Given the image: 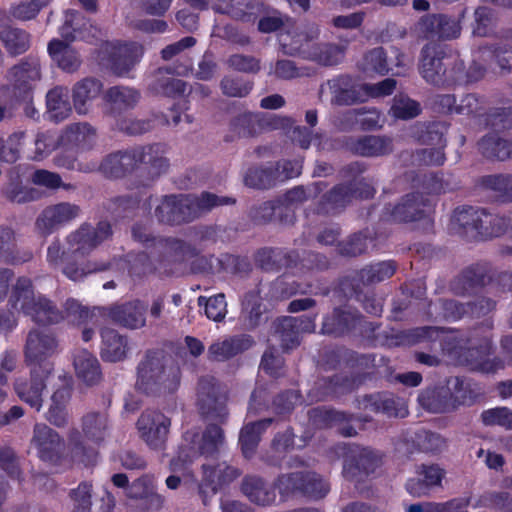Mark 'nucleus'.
Returning <instances> with one entry per match:
<instances>
[{
	"label": "nucleus",
	"instance_id": "nucleus-1",
	"mask_svg": "<svg viewBox=\"0 0 512 512\" xmlns=\"http://www.w3.org/2000/svg\"><path fill=\"white\" fill-rule=\"evenodd\" d=\"M165 152L166 147L161 143L118 150L104 157L98 168L109 179H121L134 173L133 188L147 189L168 170Z\"/></svg>",
	"mask_w": 512,
	"mask_h": 512
},
{
	"label": "nucleus",
	"instance_id": "nucleus-2",
	"mask_svg": "<svg viewBox=\"0 0 512 512\" xmlns=\"http://www.w3.org/2000/svg\"><path fill=\"white\" fill-rule=\"evenodd\" d=\"M235 203L236 199L233 197L218 196L207 191L200 195L169 194L161 198L154 215L160 224L181 226L199 219L216 207Z\"/></svg>",
	"mask_w": 512,
	"mask_h": 512
},
{
	"label": "nucleus",
	"instance_id": "nucleus-3",
	"mask_svg": "<svg viewBox=\"0 0 512 512\" xmlns=\"http://www.w3.org/2000/svg\"><path fill=\"white\" fill-rule=\"evenodd\" d=\"M136 374V388L147 396L174 394L181 384L179 364L162 349H148Z\"/></svg>",
	"mask_w": 512,
	"mask_h": 512
},
{
	"label": "nucleus",
	"instance_id": "nucleus-4",
	"mask_svg": "<svg viewBox=\"0 0 512 512\" xmlns=\"http://www.w3.org/2000/svg\"><path fill=\"white\" fill-rule=\"evenodd\" d=\"M511 218L494 214L486 208L461 205L450 218V229L468 242H482L503 236L509 231Z\"/></svg>",
	"mask_w": 512,
	"mask_h": 512
},
{
	"label": "nucleus",
	"instance_id": "nucleus-5",
	"mask_svg": "<svg viewBox=\"0 0 512 512\" xmlns=\"http://www.w3.org/2000/svg\"><path fill=\"white\" fill-rule=\"evenodd\" d=\"M8 304L15 310H20L38 325H52L64 318L52 300L43 295L35 296L32 280L26 276L18 277L12 286Z\"/></svg>",
	"mask_w": 512,
	"mask_h": 512
},
{
	"label": "nucleus",
	"instance_id": "nucleus-6",
	"mask_svg": "<svg viewBox=\"0 0 512 512\" xmlns=\"http://www.w3.org/2000/svg\"><path fill=\"white\" fill-rule=\"evenodd\" d=\"M474 336L467 339L468 346H462L458 341L451 339L445 342L443 349L459 365L469 367L472 371L482 373H495L504 368L500 357L494 356L493 344L489 336H482L473 342Z\"/></svg>",
	"mask_w": 512,
	"mask_h": 512
},
{
	"label": "nucleus",
	"instance_id": "nucleus-7",
	"mask_svg": "<svg viewBox=\"0 0 512 512\" xmlns=\"http://www.w3.org/2000/svg\"><path fill=\"white\" fill-rule=\"evenodd\" d=\"M378 328L377 324L367 321L357 308L342 305L323 316L320 333L333 338L372 337Z\"/></svg>",
	"mask_w": 512,
	"mask_h": 512
},
{
	"label": "nucleus",
	"instance_id": "nucleus-8",
	"mask_svg": "<svg viewBox=\"0 0 512 512\" xmlns=\"http://www.w3.org/2000/svg\"><path fill=\"white\" fill-rule=\"evenodd\" d=\"M457 53L446 46L426 44L421 49L419 73L429 84L451 87Z\"/></svg>",
	"mask_w": 512,
	"mask_h": 512
},
{
	"label": "nucleus",
	"instance_id": "nucleus-9",
	"mask_svg": "<svg viewBox=\"0 0 512 512\" xmlns=\"http://www.w3.org/2000/svg\"><path fill=\"white\" fill-rule=\"evenodd\" d=\"M293 124L290 117H265L259 113L244 112L234 117L229 124V134L225 142H233L239 138L255 137L266 130L286 128Z\"/></svg>",
	"mask_w": 512,
	"mask_h": 512
},
{
	"label": "nucleus",
	"instance_id": "nucleus-10",
	"mask_svg": "<svg viewBox=\"0 0 512 512\" xmlns=\"http://www.w3.org/2000/svg\"><path fill=\"white\" fill-rule=\"evenodd\" d=\"M466 14V7L462 8L457 17L444 13H427L416 23V32L422 39L429 41L457 39L461 35L462 21Z\"/></svg>",
	"mask_w": 512,
	"mask_h": 512
},
{
	"label": "nucleus",
	"instance_id": "nucleus-11",
	"mask_svg": "<svg viewBox=\"0 0 512 512\" xmlns=\"http://www.w3.org/2000/svg\"><path fill=\"white\" fill-rule=\"evenodd\" d=\"M6 79L10 85L0 86V98L10 93L11 87L23 99L30 97L35 83L41 79L40 58L33 54L23 57L7 70Z\"/></svg>",
	"mask_w": 512,
	"mask_h": 512
},
{
	"label": "nucleus",
	"instance_id": "nucleus-12",
	"mask_svg": "<svg viewBox=\"0 0 512 512\" xmlns=\"http://www.w3.org/2000/svg\"><path fill=\"white\" fill-rule=\"evenodd\" d=\"M493 264L481 260L466 266L449 284L450 291L457 296H474L485 287L491 288Z\"/></svg>",
	"mask_w": 512,
	"mask_h": 512
},
{
	"label": "nucleus",
	"instance_id": "nucleus-13",
	"mask_svg": "<svg viewBox=\"0 0 512 512\" xmlns=\"http://www.w3.org/2000/svg\"><path fill=\"white\" fill-rule=\"evenodd\" d=\"M431 203L426 195L411 192L394 205L384 207L382 218L392 223H411L429 218Z\"/></svg>",
	"mask_w": 512,
	"mask_h": 512
},
{
	"label": "nucleus",
	"instance_id": "nucleus-14",
	"mask_svg": "<svg viewBox=\"0 0 512 512\" xmlns=\"http://www.w3.org/2000/svg\"><path fill=\"white\" fill-rule=\"evenodd\" d=\"M171 419L159 410L146 409L136 422L141 439L155 451L166 449Z\"/></svg>",
	"mask_w": 512,
	"mask_h": 512
},
{
	"label": "nucleus",
	"instance_id": "nucleus-15",
	"mask_svg": "<svg viewBox=\"0 0 512 512\" xmlns=\"http://www.w3.org/2000/svg\"><path fill=\"white\" fill-rule=\"evenodd\" d=\"M112 235V226L108 221H99L96 227L89 223H83L76 231L67 236V243L74 255L83 257L102 242L110 239Z\"/></svg>",
	"mask_w": 512,
	"mask_h": 512
},
{
	"label": "nucleus",
	"instance_id": "nucleus-16",
	"mask_svg": "<svg viewBox=\"0 0 512 512\" xmlns=\"http://www.w3.org/2000/svg\"><path fill=\"white\" fill-rule=\"evenodd\" d=\"M197 406L205 420H215L221 424L226 421L228 410L214 377H202L199 380Z\"/></svg>",
	"mask_w": 512,
	"mask_h": 512
},
{
	"label": "nucleus",
	"instance_id": "nucleus-17",
	"mask_svg": "<svg viewBox=\"0 0 512 512\" xmlns=\"http://www.w3.org/2000/svg\"><path fill=\"white\" fill-rule=\"evenodd\" d=\"M57 349V341L52 334H46L39 330L29 332L25 345V358L28 365L39 367L44 374H51L54 365L49 358Z\"/></svg>",
	"mask_w": 512,
	"mask_h": 512
},
{
	"label": "nucleus",
	"instance_id": "nucleus-18",
	"mask_svg": "<svg viewBox=\"0 0 512 512\" xmlns=\"http://www.w3.org/2000/svg\"><path fill=\"white\" fill-rule=\"evenodd\" d=\"M381 464V457L372 449L354 446L349 449L343 463V475L351 482H361L374 473Z\"/></svg>",
	"mask_w": 512,
	"mask_h": 512
},
{
	"label": "nucleus",
	"instance_id": "nucleus-19",
	"mask_svg": "<svg viewBox=\"0 0 512 512\" xmlns=\"http://www.w3.org/2000/svg\"><path fill=\"white\" fill-rule=\"evenodd\" d=\"M98 312L113 323L133 330L145 326L147 305L140 299H134L98 308Z\"/></svg>",
	"mask_w": 512,
	"mask_h": 512
},
{
	"label": "nucleus",
	"instance_id": "nucleus-20",
	"mask_svg": "<svg viewBox=\"0 0 512 512\" xmlns=\"http://www.w3.org/2000/svg\"><path fill=\"white\" fill-rule=\"evenodd\" d=\"M31 445L36 449L40 460L51 464H58L64 457V439L52 428L44 423H36L33 428Z\"/></svg>",
	"mask_w": 512,
	"mask_h": 512
},
{
	"label": "nucleus",
	"instance_id": "nucleus-21",
	"mask_svg": "<svg viewBox=\"0 0 512 512\" xmlns=\"http://www.w3.org/2000/svg\"><path fill=\"white\" fill-rule=\"evenodd\" d=\"M357 387V379L345 374H334L322 377L314 382L307 393L308 404L323 402L338 398L354 391Z\"/></svg>",
	"mask_w": 512,
	"mask_h": 512
},
{
	"label": "nucleus",
	"instance_id": "nucleus-22",
	"mask_svg": "<svg viewBox=\"0 0 512 512\" xmlns=\"http://www.w3.org/2000/svg\"><path fill=\"white\" fill-rule=\"evenodd\" d=\"M203 477L198 486L199 495L204 505L208 504V493L216 494L219 490L228 487L242 474V471L225 462L215 466L202 465Z\"/></svg>",
	"mask_w": 512,
	"mask_h": 512
},
{
	"label": "nucleus",
	"instance_id": "nucleus-23",
	"mask_svg": "<svg viewBox=\"0 0 512 512\" xmlns=\"http://www.w3.org/2000/svg\"><path fill=\"white\" fill-rule=\"evenodd\" d=\"M81 212L78 205L69 202H60L46 207L37 217L35 227L44 237L52 234L55 230L63 227L74 219Z\"/></svg>",
	"mask_w": 512,
	"mask_h": 512
},
{
	"label": "nucleus",
	"instance_id": "nucleus-24",
	"mask_svg": "<svg viewBox=\"0 0 512 512\" xmlns=\"http://www.w3.org/2000/svg\"><path fill=\"white\" fill-rule=\"evenodd\" d=\"M329 87L333 98L338 105H353L364 103L371 98L368 92V84L360 83L356 78L342 74L329 80Z\"/></svg>",
	"mask_w": 512,
	"mask_h": 512
},
{
	"label": "nucleus",
	"instance_id": "nucleus-25",
	"mask_svg": "<svg viewBox=\"0 0 512 512\" xmlns=\"http://www.w3.org/2000/svg\"><path fill=\"white\" fill-rule=\"evenodd\" d=\"M257 267L265 272H280L298 267L299 252L282 247H262L254 254Z\"/></svg>",
	"mask_w": 512,
	"mask_h": 512
},
{
	"label": "nucleus",
	"instance_id": "nucleus-26",
	"mask_svg": "<svg viewBox=\"0 0 512 512\" xmlns=\"http://www.w3.org/2000/svg\"><path fill=\"white\" fill-rule=\"evenodd\" d=\"M440 329L435 326H422L404 330L391 328L381 334V345L393 348L412 346L425 341H435Z\"/></svg>",
	"mask_w": 512,
	"mask_h": 512
},
{
	"label": "nucleus",
	"instance_id": "nucleus-27",
	"mask_svg": "<svg viewBox=\"0 0 512 512\" xmlns=\"http://www.w3.org/2000/svg\"><path fill=\"white\" fill-rule=\"evenodd\" d=\"M283 51L289 55H300L303 58L324 66L337 65L345 56L344 49L339 45L331 43H310V41L301 44L298 48L294 49V51L288 50L286 45H283Z\"/></svg>",
	"mask_w": 512,
	"mask_h": 512
},
{
	"label": "nucleus",
	"instance_id": "nucleus-28",
	"mask_svg": "<svg viewBox=\"0 0 512 512\" xmlns=\"http://www.w3.org/2000/svg\"><path fill=\"white\" fill-rule=\"evenodd\" d=\"M249 219L256 225L277 223L284 226L293 225L296 214L283 206L278 198L253 205L248 212Z\"/></svg>",
	"mask_w": 512,
	"mask_h": 512
},
{
	"label": "nucleus",
	"instance_id": "nucleus-29",
	"mask_svg": "<svg viewBox=\"0 0 512 512\" xmlns=\"http://www.w3.org/2000/svg\"><path fill=\"white\" fill-rule=\"evenodd\" d=\"M352 202L353 190L350 183H338L320 196L315 204V213L336 216L344 212Z\"/></svg>",
	"mask_w": 512,
	"mask_h": 512
},
{
	"label": "nucleus",
	"instance_id": "nucleus-30",
	"mask_svg": "<svg viewBox=\"0 0 512 512\" xmlns=\"http://www.w3.org/2000/svg\"><path fill=\"white\" fill-rule=\"evenodd\" d=\"M415 474L407 480L405 488L413 497H421L442 485L446 471L438 464H420L416 466Z\"/></svg>",
	"mask_w": 512,
	"mask_h": 512
},
{
	"label": "nucleus",
	"instance_id": "nucleus-31",
	"mask_svg": "<svg viewBox=\"0 0 512 512\" xmlns=\"http://www.w3.org/2000/svg\"><path fill=\"white\" fill-rule=\"evenodd\" d=\"M359 404L364 410L387 417L405 418L409 414L405 401L389 392L366 394L359 400Z\"/></svg>",
	"mask_w": 512,
	"mask_h": 512
},
{
	"label": "nucleus",
	"instance_id": "nucleus-32",
	"mask_svg": "<svg viewBox=\"0 0 512 512\" xmlns=\"http://www.w3.org/2000/svg\"><path fill=\"white\" fill-rule=\"evenodd\" d=\"M495 307L496 301L487 297L467 303H461L454 299L441 300L443 316L448 321H457L464 316L479 318L490 313Z\"/></svg>",
	"mask_w": 512,
	"mask_h": 512
},
{
	"label": "nucleus",
	"instance_id": "nucleus-33",
	"mask_svg": "<svg viewBox=\"0 0 512 512\" xmlns=\"http://www.w3.org/2000/svg\"><path fill=\"white\" fill-rule=\"evenodd\" d=\"M140 97V92L135 88L121 85L109 87L103 94L107 106L106 114L117 119L123 113L134 109Z\"/></svg>",
	"mask_w": 512,
	"mask_h": 512
},
{
	"label": "nucleus",
	"instance_id": "nucleus-34",
	"mask_svg": "<svg viewBox=\"0 0 512 512\" xmlns=\"http://www.w3.org/2000/svg\"><path fill=\"white\" fill-rule=\"evenodd\" d=\"M96 27L82 12L70 9L65 12L64 23L59 34L65 41L91 42L96 37Z\"/></svg>",
	"mask_w": 512,
	"mask_h": 512
},
{
	"label": "nucleus",
	"instance_id": "nucleus-35",
	"mask_svg": "<svg viewBox=\"0 0 512 512\" xmlns=\"http://www.w3.org/2000/svg\"><path fill=\"white\" fill-rule=\"evenodd\" d=\"M346 149L354 155L362 157H380L393 151L392 139L387 136L364 135L348 137Z\"/></svg>",
	"mask_w": 512,
	"mask_h": 512
},
{
	"label": "nucleus",
	"instance_id": "nucleus-36",
	"mask_svg": "<svg viewBox=\"0 0 512 512\" xmlns=\"http://www.w3.org/2000/svg\"><path fill=\"white\" fill-rule=\"evenodd\" d=\"M49 376L50 374H44L41 368L31 366L30 379L17 380L14 384V390L23 402L39 411L43 404L42 394Z\"/></svg>",
	"mask_w": 512,
	"mask_h": 512
},
{
	"label": "nucleus",
	"instance_id": "nucleus-37",
	"mask_svg": "<svg viewBox=\"0 0 512 512\" xmlns=\"http://www.w3.org/2000/svg\"><path fill=\"white\" fill-rule=\"evenodd\" d=\"M103 91V83L95 77H85L77 81L72 88V102L77 114L87 115L93 102Z\"/></svg>",
	"mask_w": 512,
	"mask_h": 512
},
{
	"label": "nucleus",
	"instance_id": "nucleus-38",
	"mask_svg": "<svg viewBox=\"0 0 512 512\" xmlns=\"http://www.w3.org/2000/svg\"><path fill=\"white\" fill-rule=\"evenodd\" d=\"M144 48L136 42L114 46L109 53V65L118 76H124L140 61Z\"/></svg>",
	"mask_w": 512,
	"mask_h": 512
},
{
	"label": "nucleus",
	"instance_id": "nucleus-39",
	"mask_svg": "<svg viewBox=\"0 0 512 512\" xmlns=\"http://www.w3.org/2000/svg\"><path fill=\"white\" fill-rule=\"evenodd\" d=\"M254 341L250 335H235L212 343L207 358L213 362H224L248 350Z\"/></svg>",
	"mask_w": 512,
	"mask_h": 512
},
{
	"label": "nucleus",
	"instance_id": "nucleus-40",
	"mask_svg": "<svg viewBox=\"0 0 512 512\" xmlns=\"http://www.w3.org/2000/svg\"><path fill=\"white\" fill-rule=\"evenodd\" d=\"M241 492L248 500L259 506H271L276 502L275 484H269L258 475H245L241 481Z\"/></svg>",
	"mask_w": 512,
	"mask_h": 512
},
{
	"label": "nucleus",
	"instance_id": "nucleus-41",
	"mask_svg": "<svg viewBox=\"0 0 512 512\" xmlns=\"http://www.w3.org/2000/svg\"><path fill=\"white\" fill-rule=\"evenodd\" d=\"M295 433L291 426L277 432L271 440L270 449L261 453L260 460L268 466L280 468L287 453L295 447Z\"/></svg>",
	"mask_w": 512,
	"mask_h": 512
},
{
	"label": "nucleus",
	"instance_id": "nucleus-42",
	"mask_svg": "<svg viewBox=\"0 0 512 512\" xmlns=\"http://www.w3.org/2000/svg\"><path fill=\"white\" fill-rule=\"evenodd\" d=\"M267 9L268 6L262 0H230L224 7L220 6L217 12L243 23H255Z\"/></svg>",
	"mask_w": 512,
	"mask_h": 512
},
{
	"label": "nucleus",
	"instance_id": "nucleus-43",
	"mask_svg": "<svg viewBox=\"0 0 512 512\" xmlns=\"http://www.w3.org/2000/svg\"><path fill=\"white\" fill-rule=\"evenodd\" d=\"M100 336V356L104 362L116 363L126 358L128 351V340L126 336L108 327L101 329Z\"/></svg>",
	"mask_w": 512,
	"mask_h": 512
},
{
	"label": "nucleus",
	"instance_id": "nucleus-44",
	"mask_svg": "<svg viewBox=\"0 0 512 512\" xmlns=\"http://www.w3.org/2000/svg\"><path fill=\"white\" fill-rule=\"evenodd\" d=\"M380 113L375 108H358L344 112L339 118V128L351 131L358 124L362 131H373L381 127Z\"/></svg>",
	"mask_w": 512,
	"mask_h": 512
},
{
	"label": "nucleus",
	"instance_id": "nucleus-45",
	"mask_svg": "<svg viewBox=\"0 0 512 512\" xmlns=\"http://www.w3.org/2000/svg\"><path fill=\"white\" fill-rule=\"evenodd\" d=\"M274 422L273 418H264L245 424L239 433V445L245 459H252L261 441L262 434Z\"/></svg>",
	"mask_w": 512,
	"mask_h": 512
},
{
	"label": "nucleus",
	"instance_id": "nucleus-46",
	"mask_svg": "<svg viewBox=\"0 0 512 512\" xmlns=\"http://www.w3.org/2000/svg\"><path fill=\"white\" fill-rule=\"evenodd\" d=\"M73 364L77 377L86 385L93 386L102 379L101 366L94 354L86 349L75 353Z\"/></svg>",
	"mask_w": 512,
	"mask_h": 512
},
{
	"label": "nucleus",
	"instance_id": "nucleus-47",
	"mask_svg": "<svg viewBox=\"0 0 512 512\" xmlns=\"http://www.w3.org/2000/svg\"><path fill=\"white\" fill-rule=\"evenodd\" d=\"M156 250L159 251L160 262L170 258L174 261H184L197 255V248L194 245L175 237H160Z\"/></svg>",
	"mask_w": 512,
	"mask_h": 512
},
{
	"label": "nucleus",
	"instance_id": "nucleus-48",
	"mask_svg": "<svg viewBox=\"0 0 512 512\" xmlns=\"http://www.w3.org/2000/svg\"><path fill=\"white\" fill-rule=\"evenodd\" d=\"M417 400L419 405L428 412L444 413L453 410L449 388H426L419 393Z\"/></svg>",
	"mask_w": 512,
	"mask_h": 512
},
{
	"label": "nucleus",
	"instance_id": "nucleus-49",
	"mask_svg": "<svg viewBox=\"0 0 512 512\" xmlns=\"http://www.w3.org/2000/svg\"><path fill=\"white\" fill-rule=\"evenodd\" d=\"M48 53L57 66L67 72L77 71L81 65L78 53L67 43L59 39H52L48 43Z\"/></svg>",
	"mask_w": 512,
	"mask_h": 512
},
{
	"label": "nucleus",
	"instance_id": "nucleus-50",
	"mask_svg": "<svg viewBox=\"0 0 512 512\" xmlns=\"http://www.w3.org/2000/svg\"><path fill=\"white\" fill-rule=\"evenodd\" d=\"M0 42L11 57L26 53L31 46V35L24 29L5 26L0 31Z\"/></svg>",
	"mask_w": 512,
	"mask_h": 512
},
{
	"label": "nucleus",
	"instance_id": "nucleus-51",
	"mask_svg": "<svg viewBox=\"0 0 512 512\" xmlns=\"http://www.w3.org/2000/svg\"><path fill=\"white\" fill-rule=\"evenodd\" d=\"M288 316H281L276 318L272 323V333L280 344L284 353H289L298 348L301 344L302 337L299 331L291 323Z\"/></svg>",
	"mask_w": 512,
	"mask_h": 512
},
{
	"label": "nucleus",
	"instance_id": "nucleus-52",
	"mask_svg": "<svg viewBox=\"0 0 512 512\" xmlns=\"http://www.w3.org/2000/svg\"><path fill=\"white\" fill-rule=\"evenodd\" d=\"M46 106L50 117L55 122L67 119L72 106L69 101V89L65 86H55L46 94Z\"/></svg>",
	"mask_w": 512,
	"mask_h": 512
},
{
	"label": "nucleus",
	"instance_id": "nucleus-53",
	"mask_svg": "<svg viewBox=\"0 0 512 512\" xmlns=\"http://www.w3.org/2000/svg\"><path fill=\"white\" fill-rule=\"evenodd\" d=\"M478 149L482 156L489 160L504 161L512 158V141L494 133L483 136L478 142Z\"/></svg>",
	"mask_w": 512,
	"mask_h": 512
},
{
	"label": "nucleus",
	"instance_id": "nucleus-54",
	"mask_svg": "<svg viewBox=\"0 0 512 512\" xmlns=\"http://www.w3.org/2000/svg\"><path fill=\"white\" fill-rule=\"evenodd\" d=\"M277 171V168H274L273 162L250 167L244 176V183L250 188L268 190L278 184Z\"/></svg>",
	"mask_w": 512,
	"mask_h": 512
},
{
	"label": "nucleus",
	"instance_id": "nucleus-55",
	"mask_svg": "<svg viewBox=\"0 0 512 512\" xmlns=\"http://www.w3.org/2000/svg\"><path fill=\"white\" fill-rule=\"evenodd\" d=\"M131 499H142L147 501V508L158 510L163 505V497L155 492L152 479L143 475L134 480L126 492Z\"/></svg>",
	"mask_w": 512,
	"mask_h": 512
},
{
	"label": "nucleus",
	"instance_id": "nucleus-56",
	"mask_svg": "<svg viewBox=\"0 0 512 512\" xmlns=\"http://www.w3.org/2000/svg\"><path fill=\"white\" fill-rule=\"evenodd\" d=\"M397 270L395 260H385L366 265L357 272V278L363 285H374L390 279Z\"/></svg>",
	"mask_w": 512,
	"mask_h": 512
},
{
	"label": "nucleus",
	"instance_id": "nucleus-57",
	"mask_svg": "<svg viewBox=\"0 0 512 512\" xmlns=\"http://www.w3.org/2000/svg\"><path fill=\"white\" fill-rule=\"evenodd\" d=\"M96 136L95 128L87 122L69 125L61 136L64 144H70L78 149H90Z\"/></svg>",
	"mask_w": 512,
	"mask_h": 512
},
{
	"label": "nucleus",
	"instance_id": "nucleus-58",
	"mask_svg": "<svg viewBox=\"0 0 512 512\" xmlns=\"http://www.w3.org/2000/svg\"><path fill=\"white\" fill-rule=\"evenodd\" d=\"M477 185L495 194L501 202H512V174H490L480 177Z\"/></svg>",
	"mask_w": 512,
	"mask_h": 512
},
{
	"label": "nucleus",
	"instance_id": "nucleus-59",
	"mask_svg": "<svg viewBox=\"0 0 512 512\" xmlns=\"http://www.w3.org/2000/svg\"><path fill=\"white\" fill-rule=\"evenodd\" d=\"M481 395L478 385L465 377H456L451 391L453 410L459 406H471L475 404Z\"/></svg>",
	"mask_w": 512,
	"mask_h": 512
},
{
	"label": "nucleus",
	"instance_id": "nucleus-60",
	"mask_svg": "<svg viewBox=\"0 0 512 512\" xmlns=\"http://www.w3.org/2000/svg\"><path fill=\"white\" fill-rule=\"evenodd\" d=\"M453 68L451 87L476 83L483 79L487 71L483 64L475 60L466 68L464 61L460 58L458 53Z\"/></svg>",
	"mask_w": 512,
	"mask_h": 512
},
{
	"label": "nucleus",
	"instance_id": "nucleus-61",
	"mask_svg": "<svg viewBox=\"0 0 512 512\" xmlns=\"http://www.w3.org/2000/svg\"><path fill=\"white\" fill-rule=\"evenodd\" d=\"M82 431L87 439L101 443L108 434L107 415L100 412L87 413L82 418Z\"/></svg>",
	"mask_w": 512,
	"mask_h": 512
},
{
	"label": "nucleus",
	"instance_id": "nucleus-62",
	"mask_svg": "<svg viewBox=\"0 0 512 512\" xmlns=\"http://www.w3.org/2000/svg\"><path fill=\"white\" fill-rule=\"evenodd\" d=\"M5 198L11 203L26 204L41 198V193L36 188L26 187L19 176L10 179L3 189Z\"/></svg>",
	"mask_w": 512,
	"mask_h": 512
},
{
	"label": "nucleus",
	"instance_id": "nucleus-63",
	"mask_svg": "<svg viewBox=\"0 0 512 512\" xmlns=\"http://www.w3.org/2000/svg\"><path fill=\"white\" fill-rule=\"evenodd\" d=\"M303 481L302 471L282 473L274 480L275 490H278L280 500L286 502L294 497L301 496Z\"/></svg>",
	"mask_w": 512,
	"mask_h": 512
},
{
	"label": "nucleus",
	"instance_id": "nucleus-64",
	"mask_svg": "<svg viewBox=\"0 0 512 512\" xmlns=\"http://www.w3.org/2000/svg\"><path fill=\"white\" fill-rule=\"evenodd\" d=\"M473 508H488L497 512H512V495L506 491H489L480 495L474 503L469 504Z\"/></svg>",
	"mask_w": 512,
	"mask_h": 512
}]
</instances>
